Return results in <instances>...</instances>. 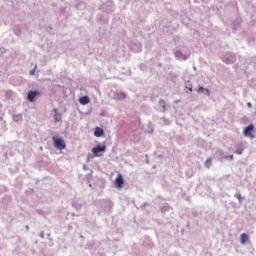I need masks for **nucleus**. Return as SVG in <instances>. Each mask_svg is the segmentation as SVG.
<instances>
[{"mask_svg":"<svg viewBox=\"0 0 256 256\" xmlns=\"http://www.w3.org/2000/svg\"><path fill=\"white\" fill-rule=\"evenodd\" d=\"M52 140H53V143H54V147H56V149H59L60 151H63V149H65L66 144H65V141L62 138L53 137Z\"/></svg>","mask_w":256,"mask_h":256,"instance_id":"obj_1","label":"nucleus"},{"mask_svg":"<svg viewBox=\"0 0 256 256\" xmlns=\"http://www.w3.org/2000/svg\"><path fill=\"white\" fill-rule=\"evenodd\" d=\"M253 131H255V126L253 124L248 125L243 130V135L245 137H249V139H255V135H253Z\"/></svg>","mask_w":256,"mask_h":256,"instance_id":"obj_2","label":"nucleus"},{"mask_svg":"<svg viewBox=\"0 0 256 256\" xmlns=\"http://www.w3.org/2000/svg\"><path fill=\"white\" fill-rule=\"evenodd\" d=\"M105 151H107V146L106 145H97L96 147H94L92 149V153L94 155V157H101V155H99L100 153H105Z\"/></svg>","mask_w":256,"mask_h":256,"instance_id":"obj_3","label":"nucleus"},{"mask_svg":"<svg viewBox=\"0 0 256 256\" xmlns=\"http://www.w3.org/2000/svg\"><path fill=\"white\" fill-rule=\"evenodd\" d=\"M114 183H115V185L118 189H122L123 188V183H124L123 175L118 174L116 179L114 180Z\"/></svg>","mask_w":256,"mask_h":256,"instance_id":"obj_4","label":"nucleus"},{"mask_svg":"<svg viewBox=\"0 0 256 256\" xmlns=\"http://www.w3.org/2000/svg\"><path fill=\"white\" fill-rule=\"evenodd\" d=\"M37 95H40L39 91H30L28 93V101H30V103H33V101H35V97H37Z\"/></svg>","mask_w":256,"mask_h":256,"instance_id":"obj_5","label":"nucleus"},{"mask_svg":"<svg viewBox=\"0 0 256 256\" xmlns=\"http://www.w3.org/2000/svg\"><path fill=\"white\" fill-rule=\"evenodd\" d=\"M80 105H89L91 103V99H89V96H82L79 99Z\"/></svg>","mask_w":256,"mask_h":256,"instance_id":"obj_6","label":"nucleus"},{"mask_svg":"<svg viewBox=\"0 0 256 256\" xmlns=\"http://www.w3.org/2000/svg\"><path fill=\"white\" fill-rule=\"evenodd\" d=\"M197 93L201 94V93H205V95H211V92H209V89L207 88H203V86H199L197 89H196Z\"/></svg>","mask_w":256,"mask_h":256,"instance_id":"obj_7","label":"nucleus"},{"mask_svg":"<svg viewBox=\"0 0 256 256\" xmlns=\"http://www.w3.org/2000/svg\"><path fill=\"white\" fill-rule=\"evenodd\" d=\"M105 132L103 131V129L101 127H96L95 131H94V135L95 137H103V134Z\"/></svg>","mask_w":256,"mask_h":256,"instance_id":"obj_8","label":"nucleus"},{"mask_svg":"<svg viewBox=\"0 0 256 256\" xmlns=\"http://www.w3.org/2000/svg\"><path fill=\"white\" fill-rule=\"evenodd\" d=\"M175 56L178 58V59H183V61L187 60V56L184 55L183 52H181L180 50H177L175 52Z\"/></svg>","mask_w":256,"mask_h":256,"instance_id":"obj_9","label":"nucleus"},{"mask_svg":"<svg viewBox=\"0 0 256 256\" xmlns=\"http://www.w3.org/2000/svg\"><path fill=\"white\" fill-rule=\"evenodd\" d=\"M248 240H249V236L246 233L241 234L240 243L242 245H245V243H247Z\"/></svg>","mask_w":256,"mask_h":256,"instance_id":"obj_10","label":"nucleus"},{"mask_svg":"<svg viewBox=\"0 0 256 256\" xmlns=\"http://www.w3.org/2000/svg\"><path fill=\"white\" fill-rule=\"evenodd\" d=\"M54 113H55V115H54V121H55L56 123H59V121H61V115H60L59 113H57V109H54Z\"/></svg>","mask_w":256,"mask_h":256,"instance_id":"obj_11","label":"nucleus"},{"mask_svg":"<svg viewBox=\"0 0 256 256\" xmlns=\"http://www.w3.org/2000/svg\"><path fill=\"white\" fill-rule=\"evenodd\" d=\"M115 97H116V99L121 100V99H125V97H127V95L123 92H118V93H116Z\"/></svg>","mask_w":256,"mask_h":256,"instance_id":"obj_12","label":"nucleus"},{"mask_svg":"<svg viewBox=\"0 0 256 256\" xmlns=\"http://www.w3.org/2000/svg\"><path fill=\"white\" fill-rule=\"evenodd\" d=\"M13 119L14 121H23V114H14Z\"/></svg>","mask_w":256,"mask_h":256,"instance_id":"obj_13","label":"nucleus"},{"mask_svg":"<svg viewBox=\"0 0 256 256\" xmlns=\"http://www.w3.org/2000/svg\"><path fill=\"white\" fill-rule=\"evenodd\" d=\"M212 159L211 158H208L205 162V167H207V169H209V167H211V163H212Z\"/></svg>","mask_w":256,"mask_h":256,"instance_id":"obj_14","label":"nucleus"},{"mask_svg":"<svg viewBox=\"0 0 256 256\" xmlns=\"http://www.w3.org/2000/svg\"><path fill=\"white\" fill-rule=\"evenodd\" d=\"M223 61H224V63H227V64L233 63V57H231V59H229V57L226 56V57H224Z\"/></svg>","mask_w":256,"mask_h":256,"instance_id":"obj_15","label":"nucleus"},{"mask_svg":"<svg viewBox=\"0 0 256 256\" xmlns=\"http://www.w3.org/2000/svg\"><path fill=\"white\" fill-rule=\"evenodd\" d=\"M236 154L237 155H242L243 154V148H239L238 150H236Z\"/></svg>","mask_w":256,"mask_h":256,"instance_id":"obj_16","label":"nucleus"},{"mask_svg":"<svg viewBox=\"0 0 256 256\" xmlns=\"http://www.w3.org/2000/svg\"><path fill=\"white\" fill-rule=\"evenodd\" d=\"M235 197L238 199V201H243L241 194H236Z\"/></svg>","mask_w":256,"mask_h":256,"instance_id":"obj_17","label":"nucleus"},{"mask_svg":"<svg viewBox=\"0 0 256 256\" xmlns=\"http://www.w3.org/2000/svg\"><path fill=\"white\" fill-rule=\"evenodd\" d=\"M35 69H37V66H35L33 70H30V75H35Z\"/></svg>","mask_w":256,"mask_h":256,"instance_id":"obj_18","label":"nucleus"},{"mask_svg":"<svg viewBox=\"0 0 256 256\" xmlns=\"http://www.w3.org/2000/svg\"><path fill=\"white\" fill-rule=\"evenodd\" d=\"M228 159H230L231 161H233V155H230V156L228 157Z\"/></svg>","mask_w":256,"mask_h":256,"instance_id":"obj_19","label":"nucleus"},{"mask_svg":"<svg viewBox=\"0 0 256 256\" xmlns=\"http://www.w3.org/2000/svg\"><path fill=\"white\" fill-rule=\"evenodd\" d=\"M247 105L248 107H252L251 102H248Z\"/></svg>","mask_w":256,"mask_h":256,"instance_id":"obj_20","label":"nucleus"},{"mask_svg":"<svg viewBox=\"0 0 256 256\" xmlns=\"http://www.w3.org/2000/svg\"><path fill=\"white\" fill-rule=\"evenodd\" d=\"M189 91H193V88H189Z\"/></svg>","mask_w":256,"mask_h":256,"instance_id":"obj_21","label":"nucleus"}]
</instances>
